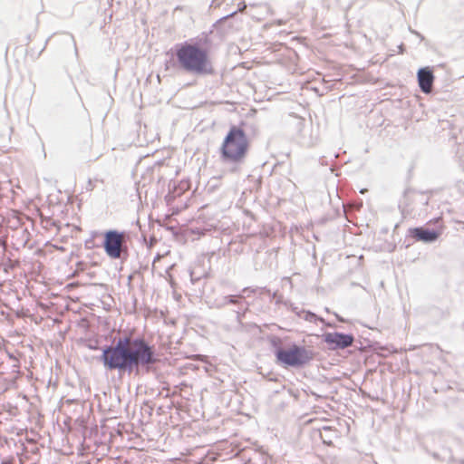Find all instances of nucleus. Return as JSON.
I'll list each match as a JSON object with an SVG mask.
<instances>
[{"label": "nucleus", "instance_id": "1", "mask_svg": "<svg viewBox=\"0 0 464 464\" xmlns=\"http://www.w3.org/2000/svg\"><path fill=\"white\" fill-rule=\"evenodd\" d=\"M100 361L107 370L139 376L141 372H150L158 359L154 346L145 338L123 336L102 348Z\"/></svg>", "mask_w": 464, "mask_h": 464}, {"label": "nucleus", "instance_id": "2", "mask_svg": "<svg viewBox=\"0 0 464 464\" xmlns=\"http://www.w3.org/2000/svg\"><path fill=\"white\" fill-rule=\"evenodd\" d=\"M179 68L195 75H212L214 68L208 51L197 43L184 42L174 47Z\"/></svg>", "mask_w": 464, "mask_h": 464}, {"label": "nucleus", "instance_id": "3", "mask_svg": "<svg viewBox=\"0 0 464 464\" xmlns=\"http://www.w3.org/2000/svg\"><path fill=\"white\" fill-rule=\"evenodd\" d=\"M248 147V139L244 130L233 125L220 147V159L224 163L240 164L247 154Z\"/></svg>", "mask_w": 464, "mask_h": 464}, {"label": "nucleus", "instance_id": "4", "mask_svg": "<svg viewBox=\"0 0 464 464\" xmlns=\"http://www.w3.org/2000/svg\"><path fill=\"white\" fill-rule=\"evenodd\" d=\"M314 357L313 350L296 343L276 352V363L285 368L300 369L308 364Z\"/></svg>", "mask_w": 464, "mask_h": 464}, {"label": "nucleus", "instance_id": "5", "mask_svg": "<svg viewBox=\"0 0 464 464\" xmlns=\"http://www.w3.org/2000/svg\"><path fill=\"white\" fill-rule=\"evenodd\" d=\"M103 237L102 246L109 257L120 259L127 256L126 232L111 229L104 232Z\"/></svg>", "mask_w": 464, "mask_h": 464}, {"label": "nucleus", "instance_id": "6", "mask_svg": "<svg viewBox=\"0 0 464 464\" xmlns=\"http://www.w3.org/2000/svg\"><path fill=\"white\" fill-rule=\"evenodd\" d=\"M430 197L425 192H420L413 189H407L404 192L403 198L399 204L403 216L411 215L417 208L421 209L429 204Z\"/></svg>", "mask_w": 464, "mask_h": 464}, {"label": "nucleus", "instance_id": "7", "mask_svg": "<svg viewBox=\"0 0 464 464\" xmlns=\"http://www.w3.org/2000/svg\"><path fill=\"white\" fill-rule=\"evenodd\" d=\"M322 337L330 350H343L352 346L354 342L353 334L339 332L325 333Z\"/></svg>", "mask_w": 464, "mask_h": 464}, {"label": "nucleus", "instance_id": "8", "mask_svg": "<svg viewBox=\"0 0 464 464\" xmlns=\"http://www.w3.org/2000/svg\"><path fill=\"white\" fill-rule=\"evenodd\" d=\"M408 234L416 241H420L425 244H431L436 242L441 236L442 228H430L425 226L416 227L410 228L408 230Z\"/></svg>", "mask_w": 464, "mask_h": 464}, {"label": "nucleus", "instance_id": "9", "mask_svg": "<svg viewBox=\"0 0 464 464\" xmlns=\"http://www.w3.org/2000/svg\"><path fill=\"white\" fill-rule=\"evenodd\" d=\"M417 79L420 91L425 94L430 93L435 79L432 69L430 67H422L419 69L417 72Z\"/></svg>", "mask_w": 464, "mask_h": 464}, {"label": "nucleus", "instance_id": "10", "mask_svg": "<svg viewBox=\"0 0 464 464\" xmlns=\"http://www.w3.org/2000/svg\"><path fill=\"white\" fill-rule=\"evenodd\" d=\"M299 316L310 323H316L317 321H320L325 324L327 326H332L331 324H326L324 318L319 317L314 313H312L310 311H303L302 314H299Z\"/></svg>", "mask_w": 464, "mask_h": 464}, {"label": "nucleus", "instance_id": "11", "mask_svg": "<svg viewBox=\"0 0 464 464\" xmlns=\"http://www.w3.org/2000/svg\"><path fill=\"white\" fill-rule=\"evenodd\" d=\"M244 299V296L241 295H227L223 297L222 305L227 304H237L240 303L241 300Z\"/></svg>", "mask_w": 464, "mask_h": 464}, {"label": "nucleus", "instance_id": "12", "mask_svg": "<svg viewBox=\"0 0 464 464\" xmlns=\"http://www.w3.org/2000/svg\"><path fill=\"white\" fill-rule=\"evenodd\" d=\"M270 345L274 348V355L276 358L277 350L284 349L282 347V339L278 336H272L269 338Z\"/></svg>", "mask_w": 464, "mask_h": 464}, {"label": "nucleus", "instance_id": "13", "mask_svg": "<svg viewBox=\"0 0 464 464\" xmlns=\"http://www.w3.org/2000/svg\"><path fill=\"white\" fill-rule=\"evenodd\" d=\"M264 291L266 292V294L269 295H272L273 298H276L277 294L276 293H273L271 294V291L269 289H266L265 288Z\"/></svg>", "mask_w": 464, "mask_h": 464}, {"label": "nucleus", "instance_id": "14", "mask_svg": "<svg viewBox=\"0 0 464 464\" xmlns=\"http://www.w3.org/2000/svg\"><path fill=\"white\" fill-rule=\"evenodd\" d=\"M190 277H191L192 283H195V281L198 280V278H195L194 277V273L193 272L190 273Z\"/></svg>", "mask_w": 464, "mask_h": 464}, {"label": "nucleus", "instance_id": "15", "mask_svg": "<svg viewBox=\"0 0 464 464\" xmlns=\"http://www.w3.org/2000/svg\"><path fill=\"white\" fill-rule=\"evenodd\" d=\"M234 14H236V12H233L232 14H228V15H227V16H224L220 21H222V20H226V19H227L228 17L233 16Z\"/></svg>", "mask_w": 464, "mask_h": 464}, {"label": "nucleus", "instance_id": "16", "mask_svg": "<svg viewBox=\"0 0 464 464\" xmlns=\"http://www.w3.org/2000/svg\"><path fill=\"white\" fill-rule=\"evenodd\" d=\"M160 255H158V256L154 258L153 264H154L157 260H160Z\"/></svg>", "mask_w": 464, "mask_h": 464}, {"label": "nucleus", "instance_id": "17", "mask_svg": "<svg viewBox=\"0 0 464 464\" xmlns=\"http://www.w3.org/2000/svg\"><path fill=\"white\" fill-rule=\"evenodd\" d=\"M336 317H337L338 321L343 322V319L342 317H340L339 315L336 314Z\"/></svg>", "mask_w": 464, "mask_h": 464}, {"label": "nucleus", "instance_id": "18", "mask_svg": "<svg viewBox=\"0 0 464 464\" xmlns=\"http://www.w3.org/2000/svg\"><path fill=\"white\" fill-rule=\"evenodd\" d=\"M461 463H462V464H464V460H462V462H461Z\"/></svg>", "mask_w": 464, "mask_h": 464}]
</instances>
